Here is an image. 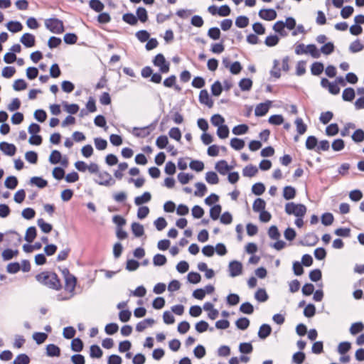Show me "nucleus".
I'll use <instances>...</instances> for the list:
<instances>
[{"mask_svg":"<svg viewBox=\"0 0 364 364\" xmlns=\"http://www.w3.org/2000/svg\"><path fill=\"white\" fill-rule=\"evenodd\" d=\"M222 210V207L220 205L217 204L213 205L210 210V217L213 220H216L219 218Z\"/></svg>","mask_w":364,"mask_h":364,"instance_id":"38","label":"nucleus"},{"mask_svg":"<svg viewBox=\"0 0 364 364\" xmlns=\"http://www.w3.org/2000/svg\"><path fill=\"white\" fill-rule=\"evenodd\" d=\"M296 189L291 186H287L284 188L283 197L286 200H291L294 198L296 196Z\"/></svg>","mask_w":364,"mask_h":364,"instance_id":"24","label":"nucleus"},{"mask_svg":"<svg viewBox=\"0 0 364 364\" xmlns=\"http://www.w3.org/2000/svg\"><path fill=\"white\" fill-rule=\"evenodd\" d=\"M187 279L190 283L198 284L201 280V276L198 272H191L188 274Z\"/></svg>","mask_w":364,"mask_h":364,"instance_id":"59","label":"nucleus"},{"mask_svg":"<svg viewBox=\"0 0 364 364\" xmlns=\"http://www.w3.org/2000/svg\"><path fill=\"white\" fill-rule=\"evenodd\" d=\"M319 240L318 237L314 232H309L305 236L303 240L299 242L302 246H314Z\"/></svg>","mask_w":364,"mask_h":364,"instance_id":"6","label":"nucleus"},{"mask_svg":"<svg viewBox=\"0 0 364 364\" xmlns=\"http://www.w3.org/2000/svg\"><path fill=\"white\" fill-rule=\"evenodd\" d=\"M37 282L49 289L59 291L62 289L60 280L55 272L45 271L35 277Z\"/></svg>","mask_w":364,"mask_h":364,"instance_id":"1","label":"nucleus"},{"mask_svg":"<svg viewBox=\"0 0 364 364\" xmlns=\"http://www.w3.org/2000/svg\"><path fill=\"white\" fill-rule=\"evenodd\" d=\"M83 342L79 338H73L71 342V349L75 352H80L83 349Z\"/></svg>","mask_w":364,"mask_h":364,"instance_id":"35","label":"nucleus"},{"mask_svg":"<svg viewBox=\"0 0 364 364\" xmlns=\"http://www.w3.org/2000/svg\"><path fill=\"white\" fill-rule=\"evenodd\" d=\"M36 235L37 231L36 227L31 226L27 229L24 239L28 242L31 243L34 240Z\"/></svg>","mask_w":364,"mask_h":364,"instance_id":"25","label":"nucleus"},{"mask_svg":"<svg viewBox=\"0 0 364 364\" xmlns=\"http://www.w3.org/2000/svg\"><path fill=\"white\" fill-rule=\"evenodd\" d=\"M61 154L58 150H53L49 157V161L52 164H57L60 161Z\"/></svg>","mask_w":364,"mask_h":364,"instance_id":"62","label":"nucleus"},{"mask_svg":"<svg viewBox=\"0 0 364 364\" xmlns=\"http://www.w3.org/2000/svg\"><path fill=\"white\" fill-rule=\"evenodd\" d=\"M154 65L159 68V72L167 73L170 69V63L166 60L162 53L157 54L152 60Z\"/></svg>","mask_w":364,"mask_h":364,"instance_id":"3","label":"nucleus"},{"mask_svg":"<svg viewBox=\"0 0 364 364\" xmlns=\"http://www.w3.org/2000/svg\"><path fill=\"white\" fill-rule=\"evenodd\" d=\"M355 97V91L352 87L346 88L342 95V98L344 101L350 102Z\"/></svg>","mask_w":364,"mask_h":364,"instance_id":"34","label":"nucleus"},{"mask_svg":"<svg viewBox=\"0 0 364 364\" xmlns=\"http://www.w3.org/2000/svg\"><path fill=\"white\" fill-rule=\"evenodd\" d=\"M249 24V18L246 16H239L235 20V25L240 28H245Z\"/></svg>","mask_w":364,"mask_h":364,"instance_id":"49","label":"nucleus"},{"mask_svg":"<svg viewBox=\"0 0 364 364\" xmlns=\"http://www.w3.org/2000/svg\"><path fill=\"white\" fill-rule=\"evenodd\" d=\"M18 179L14 176H8L4 182V186L9 189H14L18 185Z\"/></svg>","mask_w":364,"mask_h":364,"instance_id":"29","label":"nucleus"},{"mask_svg":"<svg viewBox=\"0 0 364 364\" xmlns=\"http://www.w3.org/2000/svg\"><path fill=\"white\" fill-rule=\"evenodd\" d=\"M334 44L332 42H328L321 47L320 52L324 55H330L334 51Z\"/></svg>","mask_w":364,"mask_h":364,"instance_id":"47","label":"nucleus"},{"mask_svg":"<svg viewBox=\"0 0 364 364\" xmlns=\"http://www.w3.org/2000/svg\"><path fill=\"white\" fill-rule=\"evenodd\" d=\"M102 350L99 346L94 344L90 346V355L91 358H101L102 356Z\"/></svg>","mask_w":364,"mask_h":364,"instance_id":"40","label":"nucleus"},{"mask_svg":"<svg viewBox=\"0 0 364 364\" xmlns=\"http://www.w3.org/2000/svg\"><path fill=\"white\" fill-rule=\"evenodd\" d=\"M239 87L242 91H250L252 87V81L250 78H242L239 82Z\"/></svg>","mask_w":364,"mask_h":364,"instance_id":"28","label":"nucleus"},{"mask_svg":"<svg viewBox=\"0 0 364 364\" xmlns=\"http://www.w3.org/2000/svg\"><path fill=\"white\" fill-rule=\"evenodd\" d=\"M271 101H267L264 103L258 104L255 109V114L257 117H262L264 116L269 111V106L271 105Z\"/></svg>","mask_w":364,"mask_h":364,"instance_id":"8","label":"nucleus"},{"mask_svg":"<svg viewBox=\"0 0 364 364\" xmlns=\"http://www.w3.org/2000/svg\"><path fill=\"white\" fill-rule=\"evenodd\" d=\"M37 224L39 226V228H41V230H42V232H43L45 233H49L53 230L52 225L45 222L43 218H39L37 220Z\"/></svg>","mask_w":364,"mask_h":364,"instance_id":"31","label":"nucleus"},{"mask_svg":"<svg viewBox=\"0 0 364 364\" xmlns=\"http://www.w3.org/2000/svg\"><path fill=\"white\" fill-rule=\"evenodd\" d=\"M228 269L230 276L232 277H235L242 274V264L239 261L232 260L229 263Z\"/></svg>","mask_w":364,"mask_h":364,"instance_id":"5","label":"nucleus"},{"mask_svg":"<svg viewBox=\"0 0 364 364\" xmlns=\"http://www.w3.org/2000/svg\"><path fill=\"white\" fill-rule=\"evenodd\" d=\"M355 143H360L364 141V131L362 129H356L351 136Z\"/></svg>","mask_w":364,"mask_h":364,"instance_id":"41","label":"nucleus"},{"mask_svg":"<svg viewBox=\"0 0 364 364\" xmlns=\"http://www.w3.org/2000/svg\"><path fill=\"white\" fill-rule=\"evenodd\" d=\"M324 69V65L321 62H314L311 66V73L313 75H321Z\"/></svg>","mask_w":364,"mask_h":364,"instance_id":"26","label":"nucleus"},{"mask_svg":"<svg viewBox=\"0 0 364 364\" xmlns=\"http://www.w3.org/2000/svg\"><path fill=\"white\" fill-rule=\"evenodd\" d=\"M333 220V215L331 213H325L321 215V223L325 226L331 225Z\"/></svg>","mask_w":364,"mask_h":364,"instance_id":"58","label":"nucleus"},{"mask_svg":"<svg viewBox=\"0 0 364 364\" xmlns=\"http://www.w3.org/2000/svg\"><path fill=\"white\" fill-rule=\"evenodd\" d=\"M284 22L282 21H278L274 24L273 29L277 33H279L282 36H285L287 35V33L284 30Z\"/></svg>","mask_w":364,"mask_h":364,"instance_id":"55","label":"nucleus"},{"mask_svg":"<svg viewBox=\"0 0 364 364\" xmlns=\"http://www.w3.org/2000/svg\"><path fill=\"white\" fill-rule=\"evenodd\" d=\"M63 41L66 44L73 45L75 44L77 41V36L75 33H68L65 34Z\"/></svg>","mask_w":364,"mask_h":364,"instance_id":"61","label":"nucleus"},{"mask_svg":"<svg viewBox=\"0 0 364 364\" xmlns=\"http://www.w3.org/2000/svg\"><path fill=\"white\" fill-rule=\"evenodd\" d=\"M240 311L243 314H252L254 312V307L251 303L247 301L240 305Z\"/></svg>","mask_w":364,"mask_h":364,"instance_id":"52","label":"nucleus"},{"mask_svg":"<svg viewBox=\"0 0 364 364\" xmlns=\"http://www.w3.org/2000/svg\"><path fill=\"white\" fill-rule=\"evenodd\" d=\"M351 348V343L348 341H343L339 343L338 346V352L341 355H344Z\"/></svg>","mask_w":364,"mask_h":364,"instance_id":"50","label":"nucleus"},{"mask_svg":"<svg viewBox=\"0 0 364 364\" xmlns=\"http://www.w3.org/2000/svg\"><path fill=\"white\" fill-rule=\"evenodd\" d=\"M230 146L235 150H240L245 146V141L241 139L235 137L230 140Z\"/></svg>","mask_w":364,"mask_h":364,"instance_id":"48","label":"nucleus"},{"mask_svg":"<svg viewBox=\"0 0 364 364\" xmlns=\"http://www.w3.org/2000/svg\"><path fill=\"white\" fill-rule=\"evenodd\" d=\"M235 325L238 329L244 331L249 327L250 320L246 317L240 318L235 321Z\"/></svg>","mask_w":364,"mask_h":364,"instance_id":"33","label":"nucleus"},{"mask_svg":"<svg viewBox=\"0 0 364 364\" xmlns=\"http://www.w3.org/2000/svg\"><path fill=\"white\" fill-rule=\"evenodd\" d=\"M132 134L136 137L145 138L151 134V130H149V127H134Z\"/></svg>","mask_w":364,"mask_h":364,"instance_id":"14","label":"nucleus"},{"mask_svg":"<svg viewBox=\"0 0 364 364\" xmlns=\"http://www.w3.org/2000/svg\"><path fill=\"white\" fill-rule=\"evenodd\" d=\"M255 297L259 302H264L269 298L268 294H267L266 290L264 289H259L256 291Z\"/></svg>","mask_w":364,"mask_h":364,"instance_id":"46","label":"nucleus"},{"mask_svg":"<svg viewBox=\"0 0 364 364\" xmlns=\"http://www.w3.org/2000/svg\"><path fill=\"white\" fill-rule=\"evenodd\" d=\"M249 127L247 124H239L233 127L232 132L235 135H242L247 132Z\"/></svg>","mask_w":364,"mask_h":364,"instance_id":"43","label":"nucleus"},{"mask_svg":"<svg viewBox=\"0 0 364 364\" xmlns=\"http://www.w3.org/2000/svg\"><path fill=\"white\" fill-rule=\"evenodd\" d=\"M364 48V45H362L358 39L354 41L349 47V50L353 53H358L361 51Z\"/></svg>","mask_w":364,"mask_h":364,"instance_id":"54","label":"nucleus"},{"mask_svg":"<svg viewBox=\"0 0 364 364\" xmlns=\"http://www.w3.org/2000/svg\"><path fill=\"white\" fill-rule=\"evenodd\" d=\"M258 172L257 166L250 164L246 166L242 170V175L246 177H253Z\"/></svg>","mask_w":364,"mask_h":364,"instance_id":"23","label":"nucleus"},{"mask_svg":"<svg viewBox=\"0 0 364 364\" xmlns=\"http://www.w3.org/2000/svg\"><path fill=\"white\" fill-rule=\"evenodd\" d=\"M30 182L31 183L36 185L39 188H43L48 186V181L38 176L32 177Z\"/></svg>","mask_w":364,"mask_h":364,"instance_id":"30","label":"nucleus"},{"mask_svg":"<svg viewBox=\"0 0 364 364\" xmlns=\"http://www.w3.org/2000/svg\"><path fill=\"white\" fill-rule=\"evenodd\" d=\"M30 363L29 357L24 353L19 354L14 359L13 364H28Z\"/></svg>","mask_w":364,"mask_h":364,"instance_id":"63","label":"nucleus"},{"mask_svg":"<svg viewBox=\"0 0 364 364\" xmlns=\"http://www.w3.org/2000/svg\"><path fill=\"white\" fill-rule=\"evenodd\" d=\"M199 102L201 104L207 105L209 108L213 106V101L209 96V94L206 90H200L199 93Z\"/></svg>","mask_w":364,"mask_h":364,"instance_id":"12","label":"nucleus"},{"mask_svg":"<svg viewBox=\"0 0 364 364\" xmlns=\"http://www.w3.org/2000/svg\"><path fill=\"white\" fill-rule=\"evenodd\" d=\"M97 177L100 178L99 181H96V183L101 186H109L115 183V181L112 178V176L107 171L99 172Z\"/></svg>","mask_w":364,"mask_h":364,"instance_id":"4","label":"nucleus"},{"mask_svg":"<svg viewBox=\"0 0 364 364\" xmlns=\"http://www.w3.org/2000/svg\"><path fill=\"white\" fill-rule=\"evenodd\" d=\"M318 143V140L314 136H309L307 137L306 141V148L308 150H313L316 148Z\"/></svg>","mask_w":364,"mask_h":364,"instance_id":"60","label":"nucleus"},{"mask_svg":"<svg viewBox=\"0 0 364 364\" xmlns=\"http://www.w3.org/2000/svg\"><path fill=\"white\" fill-rule=\"evenodd\" d=\"M46 355L49 357H59L60 355V349L55 344H48L46 346Z\"/></svg>","mask_w":364,"mask_h":364,"instance_id":"16","label":"nucleus"},{"mask_svg":"<svg viewBox=\"0 0 364 364\" xmlns=\"http://www.w3.org/2000/svg\"><path fill=\"white\" fill-rule=\"evenodd\" d=\"M217 135L220 139H225L229 135V128L227 125L219 126L217 130Z\"/></svg>","mask_w":364,"mask_h":364,"instance_id":"51","label":"nucleus"},{"mask_svg":"<svg viewBox=\"0 0 364 364\" xmlns=\"http://www.w3.org/2000/svg\"><path fill=\"white\" fill-rule=\"evenodd\" d=\"M155 323L154 319L153 318H146L140 322H139L136 326V330L139 332H141L144 331L148 326H152Z\"/></svg>","mask_w":364,"mask_h":364,"instance_id":"22","label":"nucleus"},{"mask_svg":"<svg viewBox=\"0 0 364 364\" xmlns=\"http://www.w3.org/2000/svg\"><path fill=\"white\" fill-rule=\"evenodd\" d=\"M266 207V202L264 199L257 198L255 200L253 205H252V209L256 213H259L261 211H263L265 210Z\"/></svg>","mask_w":364,"mask_h":364,"instance_id":"19","label":"nucleus"},{"mask_svg":"<svg viewBox=\"0 0 364 364\" xmlns=\"http://www.w3.org/2000/svg\"><path fill=\"white\" fill-rule=\"evenodd\" d=\"M279 38L277 35L268 36L264 41L266 46L273 47L278 44Z\"/></svg>","mask_w":364,"mask_h":364,"instance_id":"56","label":"nucleus"},{"mask_svg":"<svg viewBox=\"0 0 364 364\" xmlns=\"http://www.w3.org/2000/svg\"><path fill=\"white\" fill-rule=\"evenodd\" d=\"M306 358V355L304 352L299 351L295 353L292 356V360L296 364H302Z\"/></svg>","mask_w":364,"mask_h":364,"instance_id":"64","label":"nucleus"},{"mask_svg":"<svg viewBox=\"0 0 364 364\" xmlns=\"http://www.w3.org/2000/svg\"><path fill=\"white\" fill-rule=\"evenodd\" d=\"M6 27L8 30L12 33H17L23 29V25L17 21H11L7 23Z\"/></svg>","mask_w":364,"mask_h":364,"instance_id":"20","label":"nucleus"},{"mask_svg":"<svg viewBox=\"0 0 364 364\" xmlns=\"http://www.w3.org/2000/svg\"><path fill=\"white\" fill-rule=\"evenodd\" d=\"M195 186L197 190L194 192V195L198 197H203L207 192L206 186L202 182H198Z\"/></svg>","mask_w":364,"mask_h":364,"instance_id":"42","label":"nucleus"},{"mask_svg":"<svg viewBox=\"0 0 364 364\" xmlns=\"http://www.w3.org/2000/svg\"><path fill=\"white\" fill-rule=\"evenodd\" d=\"M215 168L224 176L232 168V166H229L225 160H220L216 163Z\"/></svg>","mask_w":364,"mask_h":364,"instance_id":"13","label":"nucleus"},{"mask_svg":"<svg viewBox=\"0 0 364 364\" xmlns=\"http://www.w3.org/2000/svg\"><path fill=\"white\" fill-rule=\"evenodd\" d=\"M271 326L269 324L264 323L259 327L257 335L260 339H265L271 334Z\"/></svg>","mask_w":364,"mask_h":364,"instance_id":"15","label":"nucleus"},{"mask_svg":"<svg viewBox=\"0 0 364 364\" xmlns=\"http://www.w3.org/2000/svg\"><path fill=\"white\" fill-rule=\"evenodd\" d=\"M131 228L132 233L136 237H140L144 234V226L139 223L134 222L132 224Z\"/></svg>","mask_w":364,"mask_h":364,"instance_id":"21","label":"nucleus"},{"mask_svg":"<svg viewBox=\"0 0 364 364\" xmlns=\"http://www.w3.org/2000/svg\"><path fill=\"white\" fill-rule=\"evenodd\" d=\"M167 262V259L165 255L161 254H156L153 257V263L155 266H163Z\"/></svg>","mask_w":364,"mask_h":364,"instance_id":"44","label":"nucleus"},{"mask_svg":"<svg viewBox=\"0 0 364 364\" xmlns=\"http://www.w3.org/2000/svg\"><path fill=\"white\" fill-rule=\"evenodd\" d=\"M151 199V193L148 191H146L141 196H137L134 198V203L136 205H141L143 203L149 202Z\"/></svg>","mask_w":364,"mask_h":364,"instance_id":"18","label":"nucleus"},{"mask_svg":"<svg viewBox=\"0 0 364 364\" xmlns=\"http://www.w3.org/2000/svg\"><path fill=\"white\" fill-rule=\"evenodd\" d=\"M45 26L47 29L53 33L60 34L65 31L63 21L56 18L46 19L45 21Z\"/></svg>","mask_w":364,"mask_h":364,"instance_id":"2","label":"nucleus"},{"mask_svg":"<svg viewBox=\"0 0 364 364\" xmlns=\"http://www.w3.org/2000/svg\"><path fill=\"white\" fill-rule=\"evenodd\" d=\"M264 191L265 186L261 182L256 183L252 186V192L256 196H261Z\"/></svg>","mask_w":364,"mask_h":364,"instance_id":"45","label":"nucleus"},{"mask_svg":"<svg viewBox=\"0 0 364 364\" xmlns=\"http://www.w3.org/2000/svg\"><path fill=\"white\" fill-rule=\"evenodd\" d=\"M306 49V53H309L314 58H318L321 56L320 50L314 44L307 45Z\"/></svg>","mask_w":364,"mask_h":364,"instance_id":"36","label":"nucleus"},{"mask_svg":"<svg viewBox=\"0 0 364 364\" xmlns=\"http://www.w3.org/2000/svg\"><path fill=\"white\" fill-rule=\"evenodd\" d=\"M295 124L296 126V131L299 134H304L306 132L307 126L304 123L301 118H297L295 120Z\"/></svg>","mask_w":364,"mask_h":364,"instance_id":"53","label":"nucleus"},{"mask_svg":"<svg viewBox=\"0 0 364 364\" xmlns=\"http://www.w3.org/2000/svg\"><path fill=\"white\" fill-rule=\"evenodd\" d=\"M223 91V87L220 81H215L211 85V93L213 96H219Z\"/></svg>","mask_w":364,"mask_h":364,"instance_id":"57","label":"nucleus"},{"mask_svg":"<svg viewBox=\"0 0 364 364\" xmlns=\"http://www.w3.org/2000/svg\"><path fill=\"white\" fill-rule=\"evenodd\" d=\"M65 288L67 291L71 292L74 291L76 283H77V279L74 275L68 276V277L65 279Z\"/></svg>","mask_w":364,"mask_h":364,"instance_id":"17","label":"nucleus"},{"mask_svg":"<svg viewBox=\"0 0 364 364\" xmlns=\"http://www.w3.org/2000/svg\"><path fill=\"white\" fill-rule=\"evenodd\" d=\"M20 41L25 47L31 48L35 46L36 39L33 34L26 33L21 36Z\"/></svg>","mask_w":364,"mask_h":364,"instance_id":"11","label":"nucleus"},{"mask_svg":"<svg viewBox=\"0 0 364 364\" xmlns=\"http://www.w3.org/2000/svg\"><path fill=\"white\" fill-rule=\"evenodd\" d=\"M206 181L212 185H215L219 183V178L217 173L214 171H208L205 174Z\"/></svg>","mask_w":364,"mask_h":364,"instance_id":"37","label":"nucleus"},{"mask_svg":"<svg viewBox=\"0 0 364 364\" xmlns=\"http://www.w3.org/2000/svg\"><path fill=\"white\" fill-rule=\"evenodd\" d=\"M176 75H171L169 77H166L164 80L163 85L166 87H168V88L173 87L176 91L179 92L181 91V87L178 85H176Z\"/></svg>","mask_w":364,"mask_h":364,"instance_id":"10","label":"nucleus"},{"mask_svg":"<svg viewBox=\"0 0 364 364\" xmlns=\"http://www.w3.org/2000/svg\"><path fill=\"white\" fill-rule=\"evenodd\" d=\"M122 20L131 26L137 24V18L132 13H126L122 16Z\"/></svg>","mask_w":364,"mask_h":364,"instance_id":"32","label":"nucleus"},{"mask_svg":"<svg viewBox=\"0 0 364 364\" xmlns=\"http://www.w3.org/2000/svg\"><path fill=\"white\" fill-rule=\"evenodd\" d=\"M0 150L3 151L6 155L12 156L16 152V147L13 144L2 141L0 143Z\"/></svg>","mask_w":364,"mask_h":364,"instance_id":"7","label":"nucleus"},{"mask_svg":"<svg viewBox=\"0 0 364 364\" xmlns=\"http://www.w3.org/2000/svg\"><path fill=\"white\" fill-rule=\"evenodd\" d=\"M89 6L96 12H101L105 8L104 4L100 0H90L89 2Z\"/></svg>","mask_w":364,"mask_h":364,"instance_id":"39","label":"nucleus"},{"mask_svg":"<svg viewBox=\"0 0 364 364\" xmlns=\"http://www.w3.org/2000/svg\"><path fill=\"white\" fill-rule=\"evenodd\" d=\"M259 16L266 21H272L277 18V12L272 9H261Z\"/></svg>","mask_w":364,"mask_h":364,"instance_id":"9","label":"nucleus"},{"mask_svg":"<svg viewBox=\"0 0 364 364\" xmlns=\"http://www.w3.org/2000/svg\"><path fill=\"white\" fill-rule=\"evenodd\" d=\"M137 21L139 20L141 23H145L148 21L147 11L144 7H139L136 11Z\"/></svg>","mask_w":364,"mask_h":364,"instance_id":"27","label":"nucleus"}]
</instances>
